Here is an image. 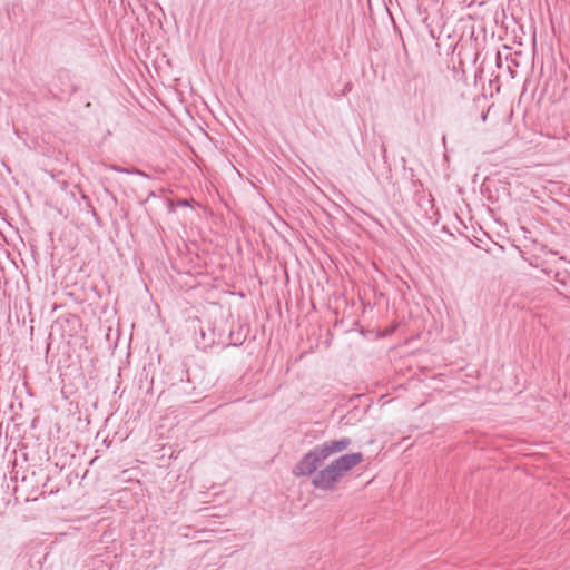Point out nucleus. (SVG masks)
<instances>
[{
  "instance_id": "obj_1",
  "label": "nucleus",
  "mask_w": 570,
  "mask_h": 570,
  "mask_svg": "<svg viewBox=\"0 0 570 570\" xmlns=\"http://www.w3.org/2000/svg\"><path fill=\"white\" fill-rule=\"evenodd\" d=\"M352 443L350 438L325 441L315 445L294 465L292 473L296 478L312 476V485L323 491H332L342 479L331 462L318 470L323 463L333 454L347 449Z\"/></svg>"
},
{
  "instance_id": "obj_3",
  "label": "nucleus",
  "mask_w": 570,
  "mask_h": 570,
  "mask_svg": "<svg viewBox=\"0 0 570 570\" xmlns=\"http://www.w3.org/2000/svg\"><path fill=\"white\" fill-rule=\"evenodd\" d=\"M179 206H189V202L187 199H181L178 203Z\"/></svg>"
},
{
  "instance_id": "obj_2",
  "label": "nucleus",
  "mask_w": 570,
  "mask_h": 570,
  "mask_svg": "<svg viewBox=\"0 0 570 570\" xmlns=\"http://www.w3.org/2000/svg\"><path fill=\"white\" fill-rule=\"evenodd\" d=\"M363 461V454L361 452L350 453L341 455L340 458L332 461L340 476L350 470H352L355 465L360 464Z\"/></svg>"
}]
</instances>
